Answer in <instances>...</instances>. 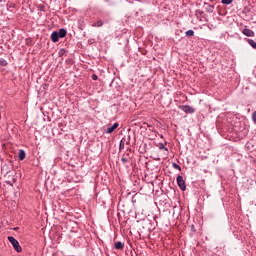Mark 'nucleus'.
I'll return each instance as SVG.
<instances>
[{"label":"nucleus","mask_w":256,"mask_h":256,"mask_svg":"<svg viewBox=\"0 0 256 256\" xmlns=\"http://www.w3.org/2000/svg\"><path fill=\"white\" fill-rule=\"evenodd\" d=\"M117 127H119V123H114L112 126H110L106 129V133H108V134L113 133V131H115V129H117Z\"/></svg>","instance_id":"obj_5"},{"label":"nucleus","mask_w":256,"mask_h":256,"mask_svg":"<svg viewBox=\"0 0 256 256\" xmlns=\"http://www.w3.org/2000/svg\"><path fill=\"white\" fill-rule=\"evenodd\" d=\"M92 27H103V21H97L95 24L92 25Z\"/></svg>","instance_id":"obj_12"},{"label":"nucleus","mask_w":256,"mask_h":256,"mask_svg":"<svg viewBox=\"0 0 256 256\" xmlns=\"http://www.w3.org/2000/svg\"><path fill=\"white\" fill-rule=\"evenodd\" d=\"M114 247H115V249L123 250V249H125V243H123V242H115Z\"/></svg>","instance_id":"obj_7"},{"label":"nucleus","mask_w":256,"mask_h":256,"mask_svg":"<svg viewBox=\"0 0 256 256\" xmlns=\"http://www.w3.org/2000/svg\"><path fill=\"white\" fill-rule=\"evenodd\" d=\"M221 3H223V5H231V3H233V0H222Z\"/></svg>","instance_id":"obj_14"},{"label":"nucleus","mask_w":256,"mask_h":256,"mask_svg":"<svg viewBox=\"0 0 256 256\" xmlns=\"http://www.w3.org/2000/svg\"><path fill=\"white\" fill-rule=\"evenodd\" d=\"M158 147H159V149H165L166 151H169V149L165 148V144H163V143H160L158 145Z\"/></svg>","instance_id":"obj_15"},{"label":"nucleus","mask_w":256,"mask_h":256,"mask_svg":"<svg viewBox=\"0 0 256 256\" xmlns=\"http://www.w3.org/2000/svg\"><path fill=\"white\" fill-rule=\"evenodd\" d=\"M0 65L5 66L7 65V62L5 60H0Z\"/></svg>","instance_id":"obj_17"},{"label":"nucleus","mask_w":256,"mask_h":256,"mask_svg":"<svg viewBox=\"0 0 256 256\" xmlns=\"http://www.w3.org/2000/svg\"><path fill=\"white\" fill-rule=\"evenodd\" d=\"M177 184L182 191H185V189H187V186L185 185V180H183V176L177 177Z\"/></svg>","instance_id":"obj_2"},{"label":"nucleus","mask_w":256,"mask_h":256,"mask_svg":"<svg viewBox=\"0 0 256 256\" xmlns=\"http://www.w3.org/2000/svg\"><path fill=\"white\" fill-rule=\"evenodd\" d=\"M92 79H93V81H97V79H98V77H97V75H92Z\"/></svg>","instance_id":"obj_19"},{"label":"nucleus","mask_w":256,"mask_h":256,"mask_svg":"<svg viewBox=\"0 0 256 256\" xmlns=\"http://www.w3.org/2000/svg\"><path fill=\"white\" fill-rule=\"evenodd\" d=\"M8 241L11 243V245L13 246V248L15 249V251L17 253H21L23 251V248H21L19 241H17V239H15V237L9 236Z\"/></svg>","instance_id":"obj_1"},{"label":"nucleus","mask_w":256,"mask_h":256,"mask_svg":"<svg viewBox=\"0 0 256 256\" xmlns=\"http://www.w3.org/2000/svg\"><path fill=\"white\" fill-rule=\"evenodd\" d=\"M121 161H122L123 165H127V163H129V154L124 155L121 158Z\"/></svg>","instance_id":"obj_10"},{"label":"nucleus","mask_w":256,"mask_h":256,"mask_svg":"<svg viewBox=\"0 0 256 256\" xmlns=\"http://www.w3.org/2000/svg\"><path fill=\"white\" fill-rule=\"evenodd\" d=\"M248 44L251 45L253 49H256V42L253 39H248Z\"/></svg>","instance_id":"obj_11"},{"label":"nucleus","mask_w":256,"mask_h":256,"mask_svg":"<svg viewBox=\"0 0 256 256\" xmlns=\"http://www.w3.org/2000/svg\"><path fill=\"white\" fill-rule=\"evenodd\" d=\"M242 33L246 37H255V32L253 30L247 28V26H245V28L242 30Z\"/></svg>","instance_id":"obj_3"},{"label":"nucleus","mask_w":256,"mask_h":256,"mask_svg":"<svg viewBox=\"0 0 256 256\" xmlns=\"http://www.w3.org/2000/svg\"><path fill=\"white\" fill-rule=\"evenodd\" d=\"M195 35V32L193 30L186 31V37H193Z\"/></svg>","instance_id":"obj_13"},{"label":"nucleus","mask_w":256,"mask_h":256,"mask_svg":"<svg viewBox=\"0 0 256 256\" xmlns=\"http://www.w3.org/2000/svg\"><path fill=\"white\" fill-rule=\"evenodd\" d=\"M26 157L25 150H19L18 159L19 161H23Z\"/></svg>","instance_id":"obj_9"},{"label":"nucleus","mask_w":256,"mask_h":256,"mask_svg":"<svg viewBox=\"0 0 256 256\" xmlns=\"http://www.w3.org/2000/svg\"><path fill=\"white\" fill-rule=\"evenodd\" d=\"M174 168L178 169V171H181V166H179L178 164H174Z\"/></svg>","instance_id":"obj_18"},{"label":"nucleus","mask_w":256,"mask_h":256,"mask_svg":"<svg viewBox=\"0 0 256 256\" xmlns=\"http://www.w3.org/2000/svg\"><path fill=\"white\" fill-rule=\"evenodd\" d=\"M51 41H53V43H57L59 41V33L58 32H53L51 34Z\"/></svg>","instance_id":"obj_6"},{"label":"nucleus","mask_w":256,"mask_h":256,"mask_svg":"<svg viewBox=\"0 0 256 256\" xmlns=\"http://www.w3.org/2000/svg\"><path fill=\"white\" fill-rule=\"evenodd\" d=\"M210 13H213V6H209Z\"/></svg>","instance_id":"obj_20"},{"label":"nucleus","mask_w":256,"mask_h":256,"mask_svg":"<svg viewBox=\"0 0 256 256\" xmlns=\"http://www.w3.org/2000/svg\"><path fill=\"white\" fill-rule=\"evenodd\" d=\"M180 108L184 111V113H189V114L195 113V108L191 106L184 105V106H181Z\"/></svg>","instance_id":"obj_4"},{"label":"nucleus","mask_w":256,"mask_h":256,"mask_svg":"<svg viewBox=\"0 0 256 256\" xmlns=\"http://www.w3.org/2000/svg\"><path fill=\"white\" fill-rule=\"evenodd\" d=\"M252 121L256 123V112H253L252 114Z\"/></svg>","instance_id":"obj_16"},{"label":"nucleus","mask_w":256,"mask_h":256,"mask_svg":"<svg viewBox=\"0 0 256 256\" xmlns=\"http://www.w3.org/2000/svg\"><path fill=\"white\" fill-rule=\"evenodd\" d=\"M67 36V30H65V29H60L59 31H58V37L60 38V39H63V37H66Z\"/></svg>","instance_id":"obj_8"}]
</instances>
